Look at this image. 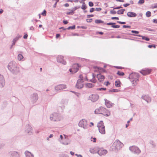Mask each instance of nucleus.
I'll use <instances>...</instances> for the list:
<instances>
[{"label": "nucleus", "mask_w": 157, "mask_h": 157, "mask_svg": "<svg viewBox=\"0 0 157 157\" xmlns=\"http://www.w3.org/2000/svg\"><path fill=\"white\" fill-rule=\"evenodd\" d=\"M8 68L14 74H17L20 71L19 68L17 67V64L14 62H11L9 63L8 65Z\"/></svg>", "instance_id": "1"}, {"label": "nucleus", "mask_w": 157, "mask_h": 157, "mask_svg": "<svg viewBox=\"0 0 157 157\" xmlns=\"http://www.w3.org/2000/svg\"><path fill=\"white\" fill-rule=\"evenodd\" d=\"M94 113L95 114H102L106 117L109 116L110 114L109 111L102 106H101L96 109L94 111Z\"/></svg>", "instance_id": "2"}, {"label": "nucleus", "mask_w": 157, "mask_h": 157, "mask_svg": "<svg viewBox=\"0 0 157 157\" xmlns=\"http://www.w3.org/2000/svg\"><path fill=\"white\" fill-rule=\"evenodd\" d=\"M134 76H136L137 77V78H135L134 79L131 80V82L132 85L136 86L137 85V82L139 81V74L137 73H132L130 75L129 77V78L130 79L131 78H132V77H133Z\"/></svg>", "instance_id": "3"}, {"label": "nucleus", "mask_w": 157, "mask_h": 157, "mask_svg": "<svg viewBox=\"0 0 157 157\" xmlns=\"http://www.w3.org/2000/svg\"><path fill=\"white\" fill-rule=\"evenodd\" d=\"M122 146L123 144L119 140H116L112 145L113 147V149H114L115 151H118L122 147Z\"/></svg>", "instance_id": "4"}, {"label": "nucleus", "mask_w": 157, "mask_h": 157, "mask_svg": "<svg viewBox=\"0 0 157 157\" xmlns=\"http://www.w3.org/2000/svg\"><path fill=\"white\" fill-rule=\"evenodd\" d=\"M50 119L51 121H59L61 119L60 114L56 113L50 115Z\"/></svg>", "instance_id": "5"}, {"label": "nucleus", "mask_w": 157, "mask_h": 157, "mask_svg": "<svg viewBox=\"0 0 157 157\" xmlns=\"http://www.w3.org/2000/svg\"><path fill=\"white\" fill-rule=\"evenodd\" d=\"M130 150L134 154H139L141 152V151L137 147L134 146L130 147L129 148Z\"/></svg>", "instance_id": "6"}, {"label": "nucleus", "mask_w": 157, "mask_h": 157, "mask_svg": "<svg viewBox=\"0 0 157 157\" xmlns=\"http://www.w3.org/2000/svg\"><path fill=\"white\" fill-rule=\"evenodd\" d=\"M78 125L84 129H86L87 128V121L85 119H82L79 122Z\"/></svg>", "instance_id": "7"}, {"label": "nucleus", "mask_w": 157, "mask_h": 157, "mask_svg": "<svg viewBox=\"0 0 157 157\" xmlns=\"http://www.w3.org/2000/svg\"><path fill=\"white\" fill-rule=\"evenodd\" d=\"M67 86L66 85L64 84H60L56 86L55 87V90L57 92L59 90H61L63 89L66 88Z\"/></svg>", "instance_id": "8"}, {"label": "nucleus", "mask_w": 157, "mask_h": 157, "mask_svg": "<svg viewBox=\"0 0 157 157\" xmlns=\"http://www.w3.org/2000/svg\"><path fill=\"white\" fill-rule=\"evenodd\" d=\"M38 98V95L36 93H34L32 95L31 97V101L33 103H35Z\"/></svg>", "instance_id": "9"}, {"label": "nucleus", "mask_w": 157, "mask_h": 157, "mask_svg": "<svg viewBox=\"0 0 157 157\" xmlns=\"http://www.w3.org/2000/svg\"><path fill=\"white\" fill-rule=\"evenodd\" d=\"M82 82V79H78L77 81L75 87L78 89H81L83 87Z\"/></svg>", "instance_id": "10"}, {"label": "nucleus", "mask_w": 157, "mask_h": 157, "mask_svg": "<svg viewBox=\"0 0 157 157\" xmlns=\"http://www.w3.org/2000/svg\"><path fill=\"white\" fill-rule=\"evenodd\" d=\"M152 70L151 69H145L144 70H142L140 72L144 75H146L149 74L151 71Z\"/></svg>", "instance_id": "11"}, {"label": "nucleus", "mask_w": 157, "mask_h": 157, "mask_svg": "<svg viewBox=\"0 0 157 157\" xmlns=\"http://www.w3.org/2000/svg\"><path fill=\"white\" fill-rule=\"evenodd\" d=\"M107 153V151L103 148H100L97 151V153L101 156L105 155Z\"/></svg>", "instance_id": "12"}, {"label": "nucleus", "mask_w": 157, "mask_h": 157, "mask_svg": "<svg viewBox=\"0 0 157 157\" xmlns=\"http://www.w3.org/2000/svg\"><path fill=\"white\" fill-rule=\"evenodd\" d=\"M9 155L12 157H20L19 153L15 151H11L10 152Z\"/></svg>", "instance_id": "13"}, {"label": "nucleus", "mask_w": 157, "mask_h": 157, "mask_svg": "<svg viewBox=\"0 0 157 157\" xmlns=\"http://www.w3.org/2000/svg\"><path fill=\"white\" fill-rule=\"evenodd\" d=\"M99 96L97 94H92L90 97V100L93 102L97 101L99 98Z\"/></svg>", "instance_id": "14"}, {"label": "nucleus", "mask_w": 157, "mask_h": 157, "mask_svg": "<svg viewBox=\"0 0 157 157\" xmlns=\"http://www.w3.org/2000/svg\"><path fill=\"white\" fill-rule=\"evenodd\" d=\"M79 66L78 63H75L72 66V68L73 69V73H75L77 72L79 70Z\"/></svg>", "instance_id": "15"}, {"label": "nucleus", "mask_w": 157, "mask_h": 157, "mask_svg": "<svg viewBox=\"0 0 157 157\" xmlns=\"http://www.w3.org/2000/svg\"><path fill=\"white\" fill-rule=\"evenodd\" d=\"M57 60L58 62L62 63L63 64H66V62L63 59V57L62 56H59L57 58Z\"/></svg>", "instance_id": "16"}, {"label": "nucleus", "mask_w": 157, "mask_h": 157, "mask_svg": "<svg viewBox=\"0 0 157 157\" xmlns=\"http://www.w3.org/2000/svg\"><path fill=\"white\" fill-rule=\"evenodd\" d=\"M5 85V81L3 75H0V87L2 88Z\"/></svg>", "instance_id": "17"}, {"label": "nucleus", "mask_w": 157, "mask_h": 157, "mask_svg": "<svg viewBox=\"0 0 157 157\" xmlns=\"http://www.w3.org/2000/svg\"><path fill=\"white\" fill-rule=\"evenodd\" d=\"M26 132L29 135L33 133V130L32 127L29 124L27 125L26 126Z\"/></svg>", "instance_id": "18"}, {"label": "nucleus", "mask_w": 157, "mask_h": 157, "mask_svg": "<svg viewBox=\"0 0 157 157\" xmlns=\"http://www.w3.org/2000/svg\"><path fill=\"white\" fill-rule=\"evenodd\" d=\"M142 99L146 101L147 103L150 101L151 99L150 97L148 95H145L142 96L141 97Z\"/></svg>", "instance_id": "19"}, {"label": "nucleus", "mask_w": 157, "mask_h": 157, "mask_svg": "<svg viewBox=\"0 0 157 157\" xmlns=\"http://www.w3.org/2000/svg\"><path fill=\"white\" fill-rule=\"evenodd\" d=\"M104 100L105 101V104L108 108L111 107L113 105V104L110 101L106 99H105Z\"/></svg>", "instance_id": "20"}, {"label": "nucleus", "mask_w": 157, "mask_h": 157, "mask_svg": "<svg viewBox=\"0 0 157 157\" xmlns=\"http://www.w3.org/2000/svg\"><path fill=\"white\" fill-rule=\"evenodd\" d=\"M97 77L98 80L100 82L103 81L105 78V76L101 74H98L97 75Z\"/></svg>", "instance_id": "21"}, {"label": "nucleus", "mask_w": 157, "mask_h": 157, "mask_svg": "<svg viewBox=\"0 0 157 157\" xmlns=\"http://www.w3.org/2000/svg\"><path fill=\"white\" fill-rule=\"evenodd\" d=\"M25 157H34V156L33 154L28 151H26L24 153Z\"/></svg>", "instance_id": "22"}, {"label": "nucleus", "mask_w": 157, "mask_h": 157, "mask_svg": "<svg viewBox=\"0 0 157 157\" xmlns=\"http://www.w3.org/2000/svg\"><path fill=\"white\" fill-rule=\"evenodd\" d=\"M128 16L129 17H135L136 16L137 14L136 13L132 12H129L127 13Z\"/></svg>", "instance_id": "23"}, {"label": "nucleus", "mask_w": 157, "mask_h": 157, "mask_svg": "<svg viewBox=\"0 0 157 157\" xmlns=\"http://www.w3.org/2000/svg\"><path fill=\"white\" fill-rule=\"evenodd\" d=\"M98 130L99 131V132L101 134H104L105 133V126H102V127L98 128Z\"/></svg>", "instance_id": "24"}, {"label": "nucleus", "mask_w": 157, "mask_h": 157, "mask_svg": "<svg viewBox=\"0 0 157 157\" xmlns=\"http://www.w3.org/2000/svg\"><path fill=\"white\" fill-rule=\"evenodd\" d=\"M21 37V36H20V35L17 36H16L15 38H14L13 40V43H12V45H14L17 41L18 40L19 38H20Z\"/></svg>", "instance_id": "25"}, {"label": "nucleus", "mask_w": 157, "mask_h": 157, "mask_svg": "<svg viewBox=\"0 0 157 157\" xmlns=\"http://www.w3.org/2000/svg\"><path fill=\"white\" fill-rule=\"evenodd\" d=\"M102 126H105L104 125V123L102 121H100L97 124V127L98 128L100 127H102Z\"/></svg>", "instance_id": "26"}, {"label": "nucleus", "mask_w": 157, "mask_h": 157, "mask_svg": "<svg viewBox=\"0 0 157 157\" xmlns=\"http://www.w3.org/2000/svg\"><path fill=\"white\" fill-rule=\"evenodd\" d=\"M121 82L119 80L116 81L115 82V85L117 87H120V85Z\"/></svg>", "instance_id": "27"}, {"label": "nucleus", "mask_w": 157, "mask_h": 157, "mask_svg": "<svg viewBox=\"0 0 157 157\" xmlns=\"http://www.w3.org/2000/svg\"><path fill=\"white\" fill-rule=\"evenodd\" d=\"M86 87L88 88H91L94 87V85L91 83H87L86 84Z\"/></svg>", "instance_id": "28"}, {"label": "nucleus", "mask_w": 157, "mask_h": 157, "mask_svg": "<svg viewBox=\"0 0 157 157\" xmlns=\"http://www.w3.org/2000/svg\"><path fill=\"white\" fill-rule=\"evenodd\" d=\"M125 9H121L117 11V13L118 14H123Z\"/></svg>", "instance_id": "29"}, {"label": "nucleus", "mask_w": 157, "mask_h": 157, "mask_svg": "<svg viewBox=\"0 0 157 157\" xmlns=\"http://www.w3.org/2000/svg\"><path fill=\"white\" fill-rule=\"evenodd\" d=\"M96 148L93 149H90V153L93 154L97 153L98 149H97V150H96Z\"/></svg>", "instance_id": "30"}, {"label": "nucleus", "mask_w": 157, "mask_h": 157, "mask_svg": "<svg viewBox=\"0 0 157 157\" xmlns=\"http://www.w3.org/2000/svg\"><path fill=\"white\" fill-rule=\"evenodd\" d=\"M138 36H140V37H142V39L143 40H146V41H149V38L147 37H146V36H142L140 35H137Z\"/></svg>", "instance_id": "31"}, {"label": "nucleus", "mask_w": 157, "mask_h": 157, "mask_svg": "<svg viewBox=\"0 0 157 157\" xmlns=\"http://www.w3.org/2000/svg\"><path fill=\"white\" fill-rule=\"evenodd\" d=\"M23 56L21 54H19L18 55L17 58L19 60L21 61L23 58Z\"/></svg>", "instance_id": "32"}, {"label": "nucleus", "mask_w": 157, "mask_h": 157, "mask_svg": "<svg viewBox=\"0 0 157 157\" xmlns=\"http://www.w3.org/2000/svg\"><path fill=\"white\" fill-rule=\"evenodd\" d=\"M95 22L96 24H99L101 23H104V22L101 20L97 19L95 20Z\"/></svg>", "instance_id": "33"}, {"label": "nucleus", "mask_w": 157, "mask_h": 157, "mask_svg": "<svg viewBox=\"0 0 157 157\" xmlns=\"http://www.w3.org/2000/svg\"><path fill=\"white\" fill-rule=\"evenodd\" d=\"M117 74L119 76H123L124 75V73L123 72L118 71L117 73Z\"/></svg>", "instance_id": "34"}, {"label": "nucleus", "mask_w": 157, "mask_h": 157, "mask_svg": "<svg viewBox=\"0 0 157 157\" xmlns=\"http://www.w3.org/2000/svg\"><path fill=\"white\" fill-rule=\"evenodd\" d=\"M87 8V7L85 4V3L84 2H83V4L82 6H81V9L83 10H85Z\"/></svg>", "instance_id": "35"}, {"label": "nucleus", "mask_w": 157, "mask_h": 157, "mask_svg": "<svg viewBox=\"0 0 157 157\" xmlns=\"http://www.w3.org/2000/svg\"><path fill=\"white\" fill-rule=\"evenodd\" d=\"M75 13V12L72 9L71 11L69 12H67V14L69 15H72Z\"/></svg>", "instance_id": "36"}, {"label": "nucleus", "mask_w": 157, "mask_h": 157, "mask_svg": "<svg viewBox=\"0 0 157 157\" xmlns=\"http://www.w3.org/2000/svg\"><path fill=\"white\" fill-rule=\"evenodd\" d=\"M75 25H74L73 26L69 27L67 28V29H68V30L74 29H75Z\"/></svg>", "instance_id": "37"}, {"label": "nucleus", "mask_w": 157, "mask_h": 157, "mask_svg": "<svg viewBox=\"0 0 157 157\" xmlns=\"http://www.w3.org/2000/svg\"><path fill=\"white\" fill-rule=\"evenodd\" d=\"M94 68H98V70H100L101 71H103L104 72H105V70L103 68L100 67H94Z\"/></svg>", "instance_id": "38"}, {"label": "nucleus", "mask_w": 157, "mask_h": 157, "mask_svg": "<svg viewBox=\"0 0 157 157\" xmlns=\"http://www.w3.org/2000/svg\"><path fill=\"white\" fill-rule=\"evenodd\" d=\"M146 16L147 17H150L151 15V13L150 11H147L146 13Z\"/></svg>", "instance_id": "39"}, {"label": "nucleus", "mask_w": 157, "mask_h": 157, "mask_svg": "<svg viewBox=\"0 0 157 157\" xmlns=\"http://www.w3.org/2000/svg\"><path fill=\"white\" fill-rule=\"evenodd\" d=\"M144 0H139L138 2V4L139 5H142L144 3Z\"/></svg>", "instance_id": "40"}, {"label": "nucleus", "mask_w": 157, "mask_h": 157, "mask_svg": "<svg viewBox=\"0 0 157 157\" xmlns=\"http://www.w3.org/2000/svg\"><path fill=\"white\" fill-rule=\"evenodd\" d=\"M59 157H69L67 155L62 154L59 155Z\"/></svg>", "instance_id": "41"}, {"label": "nucleus", "mask_w": 157, "mask_h": 157, "mask_svg": "<svg viewBox=\"0 0 157 157\" xmlns=\"http://www.w3.org/2000/svg\"><path fill=\"white\" fill-rule=\"evenodd\" d=\"M90 140L91 141H93L94 142H96V138L91 137L90 138Z\"/></svg>", "instance_id": "42"}, {"label": "nucleus", "mask_w": 157, "mask_h": 157, "mask_svg": "<svg viewBox=\"0 0 157 157\" xmlns=\"http://www.w3.org/2000/svg\"><path fill=\"white\" fill-rule=\"evenodd\" d=\"M120 25H112L111 26V27L114 28H118L120 27Z\"/></svg>", "instance_id": "43"}, {"label": "nucleus", "mask_w": 157, "mask_h": 157, "mask_svg": "<svg viewBox=\"0 0 157 157\" xmlns=\"http://www.w3.org/2000/svg\"><path fill=\"white\" fill-rule=\"evenodd\" d=\"M150 143L152 145L153 147H155V145L152 141H151Z\"/></svg>", "instance_id": "44"}, {"label": "nucleus", "mask_w": 157, "mask_h": 157, "mask_svg": "<svg viewBox=\"0 0 157 157\" xmlns=\"http://www.w3.org/2000/svg\"><path fill=\"white\" fill-rule=\"evenodd\" d=\"M80 8V6H75V7H74V8H73L72 10L74 12L77 9Z\"/></svg>", "instance_id": "45"}, {"label": "nucleus", "mask_w": 157, "mask_h": 157, "mask_svg": "<svg viewBox=\"0 0 157 157\" xmlns=\"http://www.w3.org/2000/svg\"><path fill=\"white\" fill-rule=\"evenodd\" d=\"M94 3L92 2H89V5L90 7H92L94 6Z\"/></svg>", "instance_id": "46"}, {"label": "nucleus", "mask_w": 157, "mask_h": 157, "mask_svg": "<svg viewBox=\"0 0 157 157\" xmlns=\"http://www.w3.org/2000/svg\"><path fill=\"white\" fill-rule=\"evenodd\" d=\"M109 91L111 92H116L118 91V90L117 89L111 90H109Z\"/></svg>", "instance_id": "47"}, {"label": "nucleus", "mask_w": 157, "mask_h": 157, "mask_svg": "<svg viewBox=\"0 0 157 157\" xmlns=\"http://www.w3.org/2000/svg\"><path fill=\"white\" fill-rule=\"evenodd\" d=\"M46 11L44 10L41 13V14L44 16H45L46 15Z\"/></svg>", "instance_id": "48"}, {"label": "nucleus", "mask_w": 157, "mask_h": 157, "mask_svg": "<svg viewBox=\"0 0 157 157\" xmlns=\"http://www.w3.org/2000/svg\"><path fill=\"white\" fill-rule=\"evenodd\" d=\"M90 81L94 83H95L96 82V80L94 78H93L91 79Z\"/></svg>", "instance_id": "49"}, {"label": "nucleus", "mask_w": 157, "mask_h": 157, "mask_svg": "<svg viewBox=\"0 0 157 157\" xmlns=\"http://www.w3.org/2000/svg\"><path fill=\"white\" fill-rule=\"evenodd\" d=\"M106 89V88H101L97 89V90H105Z\"/></svg>", "instance_id": "50"}, {"label": "nucleus", "mask_w": 157, "mask_h": 157, "mask_svg": "<svg viewBox=\"0 0 157 157\" xmlns=\"http://www.w3.org/2000/svg\"><path fill=\"white\" fill-rule=\"evenodd\" d=\"M110 13L111 14H115L116 13V12L115 10H111L110 11Z\"/></svg>", "instance_id": "51"}, {"label": "nucleus", "mask_w": 157, "mask_h": 157, "mask_svg": "<svg viewBox=\"0 0 157 157\" xmlns=\"http://www.w3.org/2000/svg\"><path fill=\"white\" fill-rule=\"evenodd\" d=\"M131 32L133 33H135L136 34H138L139 33V32L138 31L135 30H132Z\"/></svg>", "instance_id": "52"}, {"label": "nucleus", "mask_w": 157, "mask_h": 157, "mask_svg": "<svg viewBox=\"0 0 157 157\" xmlns=\"http://www.w3.org/2000/svg\"><path fill=\"white\" fill-rule=\"evenodd\" d=\"M5 144L4 143H2L0 144V149H2L4 147Z\"/></svg>", "instance_id": "53"}, {"label": "nucleus", "mask_w": 157, "mask_h": 157, "mask_svg": "<svg viewBox=\"0 0 157 157\" xmlns=\"http://www.w3.org/2000/svg\"><path fill=\"white\" fill-rule=\"evenodd\" d=\"M92 19L91 18L88 19L86 20V21L87 22H91L92 21Z\"/></svg>", "instance_id": "54"}, {"label": "nucleus", "mask_w": 157, "mask_h": 157, "mask_svg": "<svg viewBox=\"0 0 157 157\" xmlns=\"http://www.w3.org/2000/svg\"><path fill=\"white\" fill-rule=\"evenodd\" d=\"M117 22L118 23H119L120 24H126L125 22H121L120 21H117Z\"/></svg>", "instance_id": "55"}, {"label": "nucleus", "mask_w": 157, "mask_h": 157, "mask_svg": "<svg viewBox=\"0 0 157 157\" xmlns=\"http://www.w3.org/2000/svg\"><path fill=\"white\" fill-rule=\"evenodd\" d=\"M95 10V9L94 8H91L90 10V13H92Z\"/></svg>", "instance_id": "56"}, {"label": "nucleus", "mask_w": 157, "mask_h": 157, "mask_svg": "<svg viewBox=\"0 0 157 157\" xmlns=\"http://www.w3.org/2000/svg\"><path fill=\"white\" fill-rule=\"evenodd\" d=\"M101 10V8H96L95 9V10L97 11H99Z\"/></svg>", "instance_id": "57"}, {"label": "nucleus", "mask_w": 157, "mask_h": 157, "mask_svg": "<svg viewBox=\"0 0 157 157\" xmlns=\"http://www.w3.org/2000/svg\"><path fill=\"white\" fill-rule=\"evenodd\" d=\"M111 19L112 20L116 19V20H119V18L117 17H111Z\"/></svg>", "instance_id": "58"}, {"label": "nucleus", "mask_w": 157, "mask_h": 157, "mask_svg": "<svg viewBox=\"0 0 157 157\" xmlns=\"http://www.w3.org/2000/svg\"><path fill=\"white\" fill-rule=\"evenodd\" d=\"M122 8V7H121V6H120L118 7L114 8L113 9H121V8Z\"/></svg>", "instance_id": "59"}, {"label": "nucleus", "mask_w": 157, "mask_h": 157, "mask_svg": "<svg viewBox=\"0 0 157 157\" xmlns=\"http://www.w3.org/2000/svg\"><path fill=\"white\" fill-rule=\"evenodd\" d=\"M130 5V4L129 3H126V4H124L123 5V6L124 7H127V6H129Z\"/></svg>", "instance_id": "60"}, {"label": "nucleus", "mask_w": 157, "mask_h": 157, "mask_svg": "<svg viewBox=\"0 0 157 157\" xmlns=\"http://www.w3.org/2000/svg\"><path fill=\"white\" fill-rule=\"evenodd\" d=\"M94 16V15L93 14L88 15H87V17L88 18L93 17Z\"/></svg>", "instance_id": "61"}, {"label": "nucleus", "mask_w": 157, "mask_h": 157, "mask_svg": "<svg viewBox=\"0 0 157 157\" xmlns=\"http://www.w3.org/2000/svg\"><path fill=\"white\" fill-rule=\"evenodd\" d=\"M63 22L64 24L66 25L68 23V21L67 20H63Z\"/></svg>", "instance_id": "62"}, {"label": "nucleus", "mask_w": 157, "mask_h": 157, "mask_svg": "<svg viewBox=\"0 0 157 157\" xmlns=\"http://www.w3.org/2000/svg\"><path fill=\"white\" fill-rule=\"evenodd\" d=\"M60 36V35L59 34H56V38H58Z\"/></svg>", "instance_id": "63"}, {"label": "nucleus", "mask_w": 157, "mask_h": 157, "mask_svg": "<svg viewBox=\"0 0 157 157\" xmlns=\"http://www.w3.org/2000/svg\"><path fill=\"white\" fill-rule=\"evenodd\" d=\"M153 22L154 23H157V19H154Z\"/></svg>", "instance_id": "64"}]
</instances>
